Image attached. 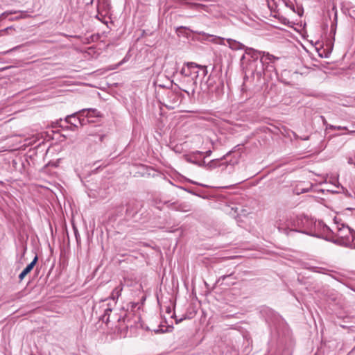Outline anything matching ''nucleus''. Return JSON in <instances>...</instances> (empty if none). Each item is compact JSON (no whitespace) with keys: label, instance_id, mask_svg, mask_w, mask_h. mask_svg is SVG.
<instances>
[{"label":"nucleus","instance_id":"nucleus-44","mask_svg":"<svg viewBox=\"0 0 355 355\" xmlns=\"http://www.w3.org/2000/svg\"><path fill=\"white\" fill-rule=\"evenodd\" d=\"M354 133H355V131H349V135H352V134H354Z\"/></svg>","mask_w":355,"mask_h":355},{"label":"nucleus","instance_id":"nucleus-33","mask_svg":"<svg viewBox=\"0 0 355 355\" xmlns=\"http://www.w3.org/2000/svg\"><path fill=\"white\" fill-rule=\"evenodd\" d=\"M184 190L186 191H187L188 193H191V194L196 195V196H198L196 192H194L193 191H192V190H191L189 189H184Z\"/></svg>","mask_w":355,"mask_h":355},{"label":"nucleus","instance_id":"nucleus-18","mask_svg":"<svg viewBox=\"0 0 355 355\" xmlns=\"http://www.w3.org/2000/svg\"><path fill=\"white\" fill-rule=\"evenodd\" d=\"M218 162V159H213L207 164L205 163V166L203 167L207 169H212V168L217 167Z\"/></svg>","mask_w":355,"mask_h":355},{"label":"nucleus","instance_id":"nucleus-15","mask_svg":"<svg viewBox=\"0 0 355 355\" xmlns=\"http://www.w3.org/2000/svg\"><path fill=\"white\" fill-rule=\"evenodd\" d=\"M85 112H87V114L83 116H86V117H90V116H96V117H99L101 116V114H100V112L96 110V109H93V108H89V109H85Z\"/></svg>","mask_w":355,"mask_h":355},{"label":"nucleus","instance_id":"nucleus-41","mask_svg":"<svg viewBox=\"0 0 355 355\" xmlns=\"http://www.w3.org/2000/svg\"><path fill=\"white\" fill-rule=\"evenodd\" d=\"M190 182H191L192 184L200 185V184L197 183L196 182H194V181H190Z\"/></svg>","mask_w":355,"mask_h":355},{"label":"nucleus","instance_id":"nucleus-7","mask_svg":"<svg viewBox=\"0 0 355 355\" xmlns=\"http://www.w3.org/2000/svg\"><path fill=\"white\" fill-rule=\"evenodd\" d=\"M263 51H260L248 46L245 48V54L247 55H249L252 59V60L249 61L248 65L246 66L247 70L248 71H250L252 73V69H254L256 66H258V64H256V62H257L261 55H263Z\"/></svg>","mask_w":355,"mask_h":355},{"label":"nucleus","instance_id":"nucleus-8","mask_svg":"<svg viewBox=\"0 0 355 355\" xmlns=\"http://www.w3.org/2000/svg\"><path fill=\"white\" fill-rule=\"evenodd\" d=\"M85 110H86L83 109L78 112H76L73 114L67 116L64 121L67 123L70 124V125H67L65 128L67 130H69L71 131L76 130L78 128V124H77L78 121L76 120V118H77L76 116L78 115L84 116Z\"/></svg>","mask_w":355,"mask_h":355},{"label":"nucleus","instance_id":"nucleus-19","mask_svg":"<svg viewBox=\"0 0 355 355\" xmlns=\"http://www.w3.org/2000/svg\"><path fill=\"white\" fill-rule=\"evenodd\" d=\"M15 29L13 26H8L4 29L0 30V36H3L5 34H12V32L15 31Z\"/></svg>","mask_w":355,"mask_h":355},{"label":"nucleus","instance_id":"nucleus-45","mask_svg":"<svg viewBox=\"0 0 355 355\" xmlns=\"http://www.w3.org/2000/svg\"><path fill=\"white\" fill-rule=\"evenodd\" d=\"M352 248L355 249V243L353 244V247L352 246Z\"/></svg>","mask_w":355,"mask_h":355},{"label":"nucleus","instance_id":"nucleus-40","mask_svg":"<svg viewBox=\"0 0 355 355\" xmlns=\"http://www.w3.org/2000/svg\"><path fill=\"white\" fill-rule=\"evenodd\" d=\"M166 311H167V313H171V308L168 307L167 309H166Z\"/></svg>","mask_w":355,"mask_h":355},{"label":"nucleus","instance_id":"nucleus-39","mask_svg":"<svg viewBox=\"0 0 355 355\" xmlns=\"http://www.w3.org/2000/svg\"><path fill=\"white\" fill-rule=\"evenodd\" d=\"M324 228H325L328 231H331L330 228L328 226H327L326 225H324Z\"/></svg>","mask_w":355,"mask_h":355},{"label":"nucleus","instance_id":"nucleus-27","mask_svg":"<svg viewBox=\"0 0 355 355\" xmlns=\"http://www.w3.org/2000/svg\"><path fill=\"white\" fill-rule=\"evenodd\" d=\"M73 230H74V234H75L76 241H77V243H78L79 239H80V235L78 234V230L76 227H73Z\"/></svg>","mask_w":355,"mask_h":355},{"label":"nucleus","instance_id":"nucleus-12","mask_svg":"<svg viewBox=\"0 0 355 355\" xmlns=\"http://www.w3.org/2000/svg\"><path fill=\"white\" fill-rule=\"evenodd\" d=\"M112 311V309L110 306V304H107V307L104 310V313L101 316L100 320L107 324L110 321V317Z\"/></svg>","mask_w":355,"mask_h":355},{"label":"nucleus","instance_id":"nucleus-1","mask_svg":"<svg viewBox=\"0 0 355 355\" xmlns=\"http://www.w3.org/2000/svg\"><path fill=\"white\" fill-rule=\"evenodd\" d=\"M312 223L306 217L295 216L291 218L290 225L294 228L288 230V228H282L278 226L279 231L288 234V232H297L302 234L314 236L311 231L309 230V226Z\"/></svg>","mask_w":355,"mask_h":355},{"label":"nucleus","instance_id":"nucleus-24","mask_svg":"<svg viewBox=\"0 0 355 355\" xmlns=\"http://www.w3.org/2000/svg\"><path fill=\"white\" fill-rule=\"evenodd\" d=\"M80 116L77 117L76 118V120L78 121V123L81 125H84L87 123V122H89L88 120H85L84 118L81 119L80 116H82L81 115H79Z\"/></svg>","mask_w":355,"mask_h":355},{"label":"nucleus","instance_id":"nucleus-3","mask_svg":"<svg viewBox=\"0 0 355 355\" xmlns=\"http://www.w3.org/2000/svg\"><path fill=\"white\" fill-rule=\"evenodd\" d=\"M279 60V58L270 54L269 53L263 52V55L261 56L259 60V67L256 66L254 69H252V73H256L257 76H261L264 74V65L266 62L274 63L275 60Z\"/></svg>","mask_w":355,"mask_h":355},{"label":"nucleus","instance_id":"nucleus-6","mask_svg":"<svg viewBox=\"0 0 355 355\" xmlns=\"http://www.w3.org/2000/svg\"><path fill=\"white\" fill-rule=\"evenodd\" d=\"M182 99V94L179 92L168 91L166 94V107L174 109L175 106L180 104Z\"/></svg>","mask_w":355,"mask_h":355},{"label":"nucleus","instance_id":"nucleus-14","mask_svg":"<svg viewBox=\"0 0 355 355\" xmlns=\"http://www.w3.org/2000/svg\"><path fill=\"white\" fill-rule=\"evenodd\" d=\"M173 210L182 212H187L191 210V207L190 205H187L186 203H179L178 202V205L175 207L173 208Z\"/></svg>","mask_w":355,"mask_h":355},{"label":"nucleus","instance_id":"nucleus-37","mask_svg":"<svg viewBox=\"0 0 355 355\" xmlns=\"http://www.w3.org/2000/svg\"><path fill=\"white\" fill-rule=\"evenodd\" d=\"M321 117L322 119V121H323L324 125H325L326 127H327L329 124H327V121H326V119H324V116H321Z\"/></svg>","mask_w":355,"mask_h":355},{"label":"nucleus","instance_id":"nucleus-5","mask_svg":"<svg viewBox=\"0 0 355 355\" xmlns=\"http://www.w3.org/2000/svg\"><path fill=\"white\" fill-rule=\"evenodd\" d=\"M197 78H198L194 77L180 76L178 80L180 85L178 86V88L188 94L189 92L187 89H191L192 93H193L197 87Z\"/></svg>","mask_w":355,"mask_h":355},{"label":"nucleus","instance_id":"nucleus-43","mask_svg":"<svg viewBox=\"0 0 355 355\" xmlns=\"http://www.w3.org/2000/svg\"><path fill=\"white\" fill-rule=\"evenodd\" d=\"M5 184L3 181H0V186H3Z\"/></svg>","mask_w":355,"mask_h":355},{"label":"nucleus","instance_id":"nucleus-35","mask_svg":"<svg viewBox=\"0 0 355 355\" xmlns=\"http://www.w3.org/2000/svg\"><path fill=\"white\" fill-rule=\"evenodd\" d=\"M185 318H186V317H184V318H180V319H175V322H176V324H178V323L181 322H182L183 320H184Z\"/></svg>","mask_w":355,"mask_h":355},{"label":"nucleus","instance_id":"nucleus-25","mask_svg":"<svg viewBox=\"0 0 355 355\" xmlns=\"http://www.w3.org/2000/svg\"><path fill=\"white\" fill-rule=\"evenodd\" d=\"M201 70V75L202 77H205L207 74V69L206 66L200 65L199 71Z\"/></svg>","mask_w":355,"mask_h":355},{"label":"nucleus","instance_id":"nucleus-36","mask_svg":"<svg viewBox=\"0 0 355 355\" xmlns=\"http://www.w3.org/2000/svg\"><path fill=\"white\" fill-rule=\"evenodd\" d=\"M348 163L349 164H354L355 165V163L354 162L353 159L351 158V157L348 159Z\"/></svg>","mask_w":355,"mask_h":355},{"label":"nucleus","instance_id":"nucleus-20","mask_svg":"<svg viewBox=\"0 0 355 355\" xmlns=\"http://www.w3.org/2000/svg\"><path fill=\"white\" fill-rule=\"evenodd\" d=\"M164 205H166L169 209H173L177 206L178 201L166 200L164 202Z\"/></svg>","mask_w":355,"mask_h":355},{"label":"nucleus","instance_id":"nucleus-30","mask_svg":"<svg viewBox=\"0 0 355 355\" xmlns=\"http://www.w3.org/2000/svg\"><path fill=\"white\" fill-rule=\"evenodd\" d=\"M126 317H127V315H126V314H125L124 317H123V318L119 317V318H117V320H118L119 322H121V321H123L125 323V320H126Z\"/></svg>","mask_w":355,"mask_h":355},{"label":"nucleus","instance_id":"nucleus-28","mask_svg":"<svg viewBox=\"0 0 355 355\" xmlns=\"http://www.w3.org/2000/svg\"><path fill=\"white\" fill-rule=\"evenodd\" d=\"M7 12H8V15H13V14H19L20 12H22L21 10H8L6 11Z\"/></svg>","mask_w":355,"mask_h":355},{"label":"nucleus","instance_id":"nucleus-42","mask_svg":"<svg viewBox=\"0 0 355 355\" xmlns=\"http://www.w3.org/2000/svg\"><path fill=\"white\" fill-rule=\"evenodd\" d=\"M156 333H159L160 331L163 332V331L162 329H157L156 331H155Z\"/></svg>","mask_w":355,"mask_h":355},{"label":"nucleus","instance_id":"nucleus-9","mask_svg":"<svg viewBox=\"0 0 355 355\" xmlns=\"http://www.w3.org/2000/svg\"><path fill=\"white\" fill-rule=\"evenodd\" d=\"M203 152L201 151H196L191 155H185V159L187 162L192 163L193 164H196L200 167H203L205 166V160H198L196 157V155H202Z\"/></svg>","mask_w":355,"mask_h":355},{"label":"nucleus","instance_id":"nucleus-46","mask_svg":"<svg viewBox=\"0 0 355 355\" xmlns=\"http://www.w3.org/2000/svg\"><path fill=\"white\" fill-rule=\"evenodd\" d=\"M334 221L336 223H338L337 220H336V218H334Z\"/></svg>","mask_w":355,"mask_h":355},{"label":"nucleus","instance_id":"nucleus-21","mask_svg":"<svg viewBox=\"0 0 355 355\" xmlns=\"http://www.w3.org/2000/svg\"><path fill=\"white\" fill-rule=\"evenodd\" d=\"M234 272H232L227 275H221L218 279L216 281V284H219L221 281H224L225 279H226L228 277H230L232 276H233L234 275Z\"/></svg>","mask_w":355,"mask_h":355},{"label":"nucleus","instance_id":"nucleus-16","mask_svg":"<svg viewBox=\"0 0 355 355\" xmlns=\"http://www.w3.org/2000/svg\"><path fill=\"white\" fill-rule=\"evenodd\" d=\"M164 205V202H162L160 199L154 198L152 200V205L158 209L159 210H162Z\"/></svg>","mask_w":355,"mask_h":355},{"label":"nucleus","instance_id":"nucleus-23","mask_svg":"<svg viewBox=\"0 0 355 355\" xmlns=\"http://www.w3.org/2000/svg\"><path fill=\"white\" fill-rule=\"evenodd\" d=\"M327 129H331V130H347V128L345 126H336L333 125H328L327 126Z\"/></svg>","mask_w":355,"mask_h":355},{"label":"nucleus","instance_id":"nucleus-26","mask_svg":"<svg viewBox=\"0 0 355 355\" xmlns=\"http://www.w3.org/2000/svg\"><path fill=\"white\" fill-rule=\"evenodd\" d=\"M237 148H238V149L239 148V145L236 146L234 148V150H231V151H230L229 153H227L225 156H223V157L221 158V159H225V157H227V156H228L230 154H231V153H232V152H234V151L237 150Z\"/></svg>","mask_w":355,"mask_h":355},{"label":"nucleus","instance_id":"nucleus-2","mask_svg":"<svg viewBox=\"0 0 355 355\" xmlns=\"http://www.w3.org/2000/svg\"><path fill=\"white\" fill-rule=\"evenodd\" d=\"M337 229L336 236L341 240L342 243L345 246H352L355 240V231L344 225H342L341 227H338Z\"/></svg>","mask_w":355,"mask_h":355},{"label":"nucleus","instance_id":"nucleus-22","mask_svg":"<svg viewBox=\"0 0 355 355\" xmlns=\"http://www.w3.org/2000/svg\"><path fill=\"white\" fill-rule=\"evenodd\" d=\"M272 63H270L269 62H266L264 65V72L266 71H273L275 69L274 65H272Z\"/></svg>","mask_w":355,"mask_h":355},{"label":"nucleus","instance_id":"nucleus-4","mask_svg":"<svg viewBox=\"0 0 355 355\" xmlns=\"http://www.w3.org/2000/svg\"><path fill=\"white\" fill-rule=\"evenodd\" d=\"M199 67L200 65L195 62H185L180 69V76L198 78L200 75Z\"/></svg>","mask_w":355,"mask_h":355},{"label":"nucleus","instance_id":"nucleus-32","mask_svg":"<svg viewBox=\"0 0 355 355\" xmlns=\"http://www.w3.org/2000/svg\"><path fill=\"white\" fill-rule=\"evenodd\" d=\"M20 46H15V47H14V48H12V49H10V50H8V51H6V52H5V53H10V52H11V51H15V50H16V49H18Z\"/></svg>","mask_w":355,"mask_h":355},{"label":"nucleus","instance_id":"nucleus-10","mask_svg":"<svg viewBox=\"0 0 355 355\" xmlns=\"http://www.w3.org/2000/svg\"><path fill=\"white\" fill-rule=\"evenodd\" d=\"M38 260L37 255H35L33 261L19 275V281H22L24 277L33 270Z\"/></svg>","mask_w":355,"mask_h":355},{"label":"nucleus","instance_id":"nucleus-11","mask_svg":"<svg viewBox=\"0 0 355 355\" xmlns=\"http://www.w3.org/2000/svg\"><path fill=\"white\" fill-rule=\"evenodd\" d=\"M227 42L229 45V47L230 49H232V50H240V49H244L245 50V48H246L247 46H245L244 44H243L242 43L238 42V41H236L233 39H227Z\"/></svg>","mask_w":355,"mask_h":355},{"label":"nucleus","instance_id":"nucleus-31","mask_svg":"<svg viewBox=\"0 0 355 355\" xmlns=\"http://www.w3.org/2000/svg\"><path fill=\"white\" fill-rule=\"evenodd\" d=\"M245 53L241 56V59H240V62H241V66H243L244 64V60L245 59Z\"/></svg>","mask_w":355,"mask_h":355},{"label":"nucleus","instance_id":"nucleus-29","mask_svg":"<svg viewBox=\"0 0 355 355\" xmlns=\"http://www.w3.org/2000/svg\"><path fill=\"white\" fill-rule=\"evenodd\" d=\"M8 16V12H7L6 11L3 12L1 15H0V19H5L6 17H7Z\"/></svg>","mask_w":355,"mask_h":355},{"label":"nucleus","instance_id":"nucleus-17","mask_svg":"<svg viewBox=\"0 0 355 355\" xmlns=\"http://www.w3.org/2000/svg\"><path fill=\"white\" fill-rule=\"evenodd\" d=\"M28 15H27V12H20L19 14H18L17 15H16L15 17H10L9 18V21H15V20H19L21 19H24V18H26L27 17Z\"/></svg>","mask_w":355,"mask_h":355},{"label":"nucleus","instance_id":"nucleus-38","mask_svg":"<svg viewBox=\"0 0 355 355\" xmlns=\"http://www.w3.org/2000/svg\"><path fill=\"white\" fill-rule=\"evenodd\" d=\"M211 154V150H207L206 153H205V155L206 156H209Z\"/></svg>","mask_w":355,"mask_h":355},{"label":"nucleus","instance_id":"nucleus-13","mask_svg":"<svg viewBox=\"0 0 355 355\" xmlns=\"http://www.w3.org/2000/svg\"><path fill=\"white\" fill-rule=\"evenodd\" d=\"M123 291V284L121 283L119 286H117L112 292L110 298L114 301L117 300L119 297L121 295V291Z\"/></svg>","mask_w":355,"mask_h":355},{"label":"nucleus","instance_id":"nucleus-34","mask_svg":"<svg viewBox=\"0 0 355 355\" xmlns=\"http://www.w3.org/2000/svg\"><path fill=\"white\" fill-rule=\"evenodd\" d=\"M132 213V209L130 207V205H128V207L126 209V214H130Z\"/></svg>","mask_w":355,"mask_h":355}]
</instances>
